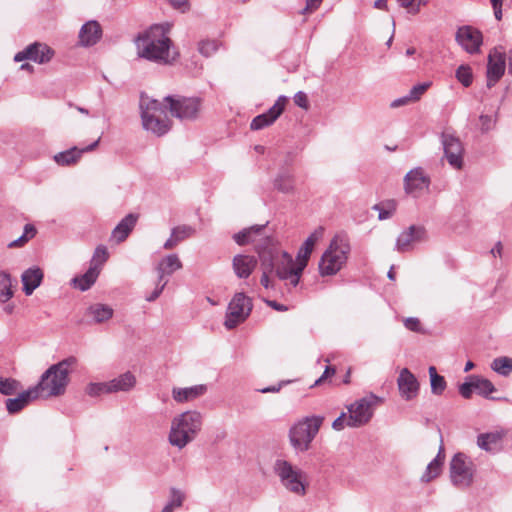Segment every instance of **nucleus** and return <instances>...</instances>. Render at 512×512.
Segmentation results:
<instances>
[{"mask_svg": "<svg viewBox=\"0 0 512 512\" xmlns=\"http://www.w3.org/2000/svg\"><path fill=\"white\" fill-rule=\"evenodd\" d=\"M265 225H255L236 233L233 239L238 245L253 243L261 261L262 269L273 271L282 281L296 287L300 281L302 270L292 256L281 251L273 238L265 235Z\"/></svg>", "mask_w": 512, "mask_h": 512, "instance_id": "f257e3e1", "label": "nucleus"}, {"mask_svg": "<svg viewBox=\"0 0 512 512\" xmlns=\"http://www.w3.org/2000/svg\"><path fill=\"white\" fill-rule=\"evenodd\" d=\"M170 25H154L143 35L136 39L137 54L139 57L158 64H171L176 60L178 53L172 46L168 37Z\"/></svg>", "mask_w": 512, "mask_h": 512, "instance_id": "f03ea898", "label": "nucleus"}, {"mask_svg": "<svg viewBox=\"0 0 512 512\" xmlns=\"http://www.w3.org/2000/svg\"><path fill=\"white\" fill-rule=\"evenodd\" d=\"M202 414L195 410H188L176 415L170 426L168 441L171 446L179 450L193 442L202 429Z\"/></svg>", "mask_w": 512, "mask_h": 512, "instance_id": "7ed1b4c3", "label": "nucleus"}, {"mask_svg": "<svg viewBox=\"0 0 512 512\" xmlns=\"http://www.w3.org/2000/svg\"><path fill=\"white\" fill-rule=\"evenodd\" d=\"M77 358L69 356L50 366L41 376L39 383L34 386L39 397L62 395L69 383L70 368L77 364Z\"/></svg>", "mask_w": 512, "mask_h": 512, "instance_id": "20e7f679", "label": "nucleus"}, {"mask_svg": "<svg viewBox=\"0 0 512 512\" xmlns=\"http://www.w3.org/2000/svg\"><path fill=\"white\" fill-rule=\"evenodd\" d=\"M143 128L156 136H163L171 128V121L167 117L166 108L158 100L151 99L142 94L139 102Z\"/></svg>", "mask_w": 512, "mask_h": 512, "instance_id": "39448f33", "label": "nucleus"}, {"mask_svg": "<svg viewBox=\"0 0 512 512\" xmlns=\"http://www.w3.org/2000/svg\"><path fill=\"white\" fill-rule=\"evenodd\" d=\"M351 247L345 234H337L330 241L319 262V273L322 276H332L345 265Z\"/></svg>", "mask_w": 512, "mask_h": 512, "instance_id": "423d86ee", "label": "nucleus"}, {"mask_svg": "<svg viewBox=\"0 0 512 512\" xmlns=\"http://www.w3.org/2000/svg\"><path fill=\"white\" fill-rule=\"evenodd\" d=\"M322 416H309L295 423L289 430V441L297 452L309 450L323 423Z\"/></svg>", "mask_w": 512, "mask_h": 512, "instance_id": "0eeeda50", "label": "nucleus"}, {"mask_svg": "<svg viewBox=\"0 0 512 512\" xmlns=\"http://www.w3.org/2000/svg\"><path fill=\"white\" fill-rule=\"evenodd\" d=\"M274 472L281 484L291 493L303 496L306 493V474L289 461L278 459L274 464Z\"/></svg>", "mask_w": 512, "mask_h": 512, "instance_id": "6e6552de", "label": "nucleus"}, {"mask_svg": "<svg viewBox=\"0 0 512 512\" xmlns=\"http://www.w3.org/2000/svg\"><path fill=\"white\" fill-rule=\"evenodd\" d=\"M381 402V398L370 393L347 406L348 427L357 428L366 425Z\"/></svg>", "mask_w": 512, "mask_h": 512, "instance_id": "1a4fd4ad", "label": "nucleus"}, {"mask_svg": "<svg viewBox=\"0 0 512 512\" xmlns=\"http://www.w3.org/2000/svg\"><path fill=\"white\" fill-rule=\"evenodd\" d=\"M450 480L457 488H467L473 483L475 465L464 453L455 454L449 465Z\"/></svg>", "mask_w": 512, "mask_h": 512, "instance_id": "9d476101", "label": "nucleus"}, {"mask_svg": "<svg viewBox=\"0 0 512 512\" xmlns=\"http://www.w3.org/2000/svg\"><path fill=\"white\" fill-rule=\"evenodd\" d=\"M167 108L172 116L181 120H194L197 118L201 99L197 97L167 96L164 98Z\"/></svg>", "mask_w": 512, "mask_h": 512, "instance_id": "9b49d317", "label": "nucleus"}, {"mask_svg": "<svg viewBox=\"0 0 512 512\" xmlns=\"http://www.w3.org/2000/svg\"><path fill=\"white\" fill-rule=\"evenodd\" d=\"M252 304L244 293H236L228 305L224 325L227 329H234L250 314Z\"/></svg>", "mask_w": 512, "mask_h": 512, "instance_id": "f8f14e48", "label": "nucleus"}, {"mask_svg": "<svg viewBox=\"0 0 512 512\" xmlns=\"http://www.w3.org/2000/svg\"><path fill=\"white\" fill-rule=\"evenodd\" d=\"M444 155L454 169H461L463 165V146L459 138L450 133L441 134Z\"/></svg>", "mask_w": 512, "mask_h": 512, "instance_id": "ddd939ff", "label": "nucleus"}, {"mask_svg": "<svg viewBox=\"0 0 512 512\" xmlns=\"http://www.w3.org/2000/svg\"><path fill=\"white\" fill-rule=\"evenodd\" d=\"M430 178L421 167L410 170L404 177V189L407 194L418 197L423 191L428 190Z\"/></svg>", "mask_w": 512, "mask_h": 512, "instance_id": "4468645a", "label": "nucleus"}, {"mask_svg": "<svg viewBox=\"0 0 512 512\" xmlns=\"http://www.w3.org/2000/svg\"><path fill=\"white\" fill-rule=\"evenodd\" d=\"M54 52L45 44L33 43L27 46L24 50L18 52L14 56L15 62H21L24 60H32L39 64L47 63L51 60Z\"/></svg>", "mask_w": 512, "mask_h": 512, "instance_id": "2eb2a0df", "label": "nucleus"}, {"mask_svg": "<svg viewBox=\"0 0 512 512\" xmlns=\"http://www.w3.org/2000/svg\"><path fill=\"white\" fill-rule=\"evenodd\" d=\"M426 240V229L423 226L411 225L396 240V250L404 253L410 251L415 243Z\"/></svg>", "mask_w": 512, "mask_h": 512, "instance_id": "dca6fc26", "label": "nucleus"}, {"mask_svg": "<svg viewBox=\"0 0 512 512\" xmlns=\"http://www.w3.org/2000/svg\"><path fill=\"white\" fill-rule=\"evenodd\" d=\"M287 98L280 96L275 104L265 113L256 116L250 124L252 130H260L273 124L282 114L285 108Z\"/></svg>", "mask_w": 512, "mask_h": 512, "instance_id": "f3484780", "label": "nucleus"}, {"mask_svg": "<svg viewBox=\"0 0 512 512\" xmlns=\"http://www.w3.org/2000/svg\"><path fill=\"white\" fill-rule=\"evenodd\" d=\"M456 41L468 53L473 54L479 51L482 43V34L472 27L463 26L456 32Z\"/></svg>", "mask_w": 512, "mask_h": 512, "instance_id": "a211bd4d", "label": "nucleus"}, {"mask_svg": "<svg viewBox=\"0 0 512 512\" xmlns=\"http://www.w3.org/2000/svg\"><path fill=\"white\" fill-rule=\"evenodd\" d=\"M505 71V55L499 52L489 54L487 65V86L495 85Z\"/></svg>", "mask_w": 512, "mask_h": 512, "instance_id": "6ab92c4d", "label": "nucleus"}, {"mask_svg": "<svg viewBox=\"0 0 512 512\" xmlns=\"http://www.w3.org/2000/svg\"><path fill=\"white\" fill-rule=\"evenodd\" d=\"M397 383L401 396L406 400H411L417 395L419 383L407 368L401 370Z\"/></svg>", "mask_w": 512, "mask_h": 512, "instance_id": "aec40b11", "label": "nucleus"}, {"mask_svg": "<svg viewBox=\"0 0 512 512\" xmlns=\"http://www.w3.org/2000/svg\"><path fill=\"white\" fill-rule=\"evenodd\" d=\"M99 144V139L94 141L92 144L84 147H72L68 150L62 151L54 155L55 162L60 166H70L78 162L84 152L94 150Z\"/></svg>", "mask_w": 512, "mask_h": 512, "instance_id": "412c9836", "label": "nucleus"}, {"mask_svg": "<svg viewBox=\"0 0 512 512\" xmlns=\"http://www.w3.org/2000/svg\"><path fill=\"white\" fill-rule=\"evenodd\" d=\"M102 36V29L97 21L86 22L79 31V42L82 46L95 45Z\"/></svg>", "mask_w": 512, "mask_h": 512, "instance_id": "4be33fe9", "label": "nucleus"}, {"mask_svg": "<svg viewBox=\"0 0 512 512\" xmlns=\"http://www.w3.org/2000/svg\"><path fill=\"white\" fill-rule=\"evenodd\" d=\"M39 393H37L34 387L20 393L16 398H9L6 400V409L10 414H16L26 407L31 400L37 399Z\"/></svg>", "mask_w": 512, "mask_h": 512, "instance_id": "5701e85b", "label": "nucleus"}, {"mask_svg": "<svg viewBox=\"0 0 512 512\" xmlns=\"http://www.w3.org/2000/svg\"><path fill=\"white\" fill-rule=\"evenodd\" d=\"M137 218V215L132 213L126 215L113 229L111 240L115 241L117 244L125 241L131 231L134 229Z\"/></svg>", "mask_w": 512, "mask_h": 512, "instance_id": "b1692460", "label": "nucleus"}, {"mask_svg": "<svg viewBox=\"0 0 512 512\" xmlns=\"http://www.w3.org/2000/svg\"><path fill=\"white\" fill-rule=\"evenodd\" d=\"M233 270L237 277L248 278L257 265V260L251 255L238 254L233 258Z\"/></svg>", "mask_w": 512, "mask_h": 512, "instance_id": "393cba45", "label": "nucleus"}, {"mask_svg": "<svg viewBox=\"0 0 512 512\" xmlns=\"http://www.w3.org/2000/svg\"><path fill=\"white\" fill-rule=\"evenodd\" d=\"M43 279V272L39 267H32L22 273L21 281L23 291L26 295H31L34 290L40 286Z\"/></svg>", "mask_w": 512, "mask_h": 512, "instance_id": "a878e982", "label": "nucleus"}, {"mask_svg": "<svg viewBox=\"0 0 512 512\" xmlns=\"http://www.w3.org/2000/svg\"><path fill=\"white\" fill-rule=\"evenodd\" d=\"M100 274V265L90 264L89 269L82 275L72 279V285L80 291H87L96 282Z\"/></svg>", "mask_w": 512, "mask_h": 512, "instance_id": "bb28decb", "label": "nucleus"}, {"mask_svg": "<svg viewBox=\"0 0 512 512\" xmlns=\"http://www.w3.org/2000/svg\"><path fill=\"white\" fill-rule=\"evenodd\" d=\"M136 382L135 375L130 371L108 381L111 393L128 392L135 387Z\"/></svg>", "mask_w": 512, "mask_h": 512, "instance_id": "cd10ccee", "label": "nucleus"}, {"mask_svg": "<svg viewBox=\"0 0 512 512\" xmlns=\"http://www.w3.org/2000/svg\"><path fill=\"white\" fill-rule=\"evenodd\" d=\"M206 391L205 385H195L185 388H173L172 396L176 402L184 403L192 401L203 395Z\"/></svg>", "mask_w": 512, "mask_h": 512, "instance_id": "c85d7f7f", "label": "nucleus"}, {"mask_svg": "<svg viewBox=\"0 0 512 512\" xmlns=\"http://www.w3.org/2000/svg\"><path fill=\"white\" fill-rule=\"evenodd\" d=\"M195 230L191 226L182 225L174 227L171 231L170 237L166 240L163 247L166 250L172 249L178 245L181 241L191 237Z\"/></svg>", "mask_w": 512, "mask_h": 512, "instance_id": "c756f323", "label": "nucleus"}, {"mask_svg": "<svg viewBox=\"0 0 512 512\" xmlns=\"http://www.w3.org/2000/svg\"><path fill=\"white\" fill-rule=\"evenodd\" d=\"M444 458V448L440 446L437 456L427 465L425 472L421 476V481L428 483L438 477L442 470Z\"/></svg>", "mask_w": 512, "mask_h": 512, "instance_id": "7c9ffc66", "label": "nucleus"}, {"mask_svg": "<svg viewBox=\"0 0 512 512\" xmlns=\"http://www.w3.org/2000/svg\"><path fill=\"white\" fill-rule=\"evenodd\" d=\"M182 268V263L176 254H170L164 257L157 266L159 281H162L165 275H171L173 272Z\"/></svg>", "mask_w": 512, "mask_h": 512, "instance_id": "2f4dec72", "label": "nucleus"}, {"mask_svg": "<svg viewBox=\"0 0 512 512\" xmlns=\"http://www.w3.org/2000/svg\"><path fill=\"white\" fill-rule=\"evenodd\" d=\"M501 440L502 434L499 432L484 433L477 437V445L487 452H494L499 449Z\"/></svg>", "mask_w": 512, "mask_h": 512, "instance_id": "473e14b6", "label": "nucleus"}, {"mask_svg": "<svg viewBox=\"0 0 512 512\" xmlns=\"http://www.w3.org/2000/svg\"><path fill=\"white\" fill-rule=\"evenodd\" d=\"M88 314L92 316L96 323H102L109 320L113 315V309L104 304H94L88 308Z\"/></svg>", "mask_w": 512, "mask_h": 512, "instance_id": "72a5a7b5", "label": "nucleus"}, {"mask_svg": "<svg viewBox=\"0 0 512 512\" xmlns=\"http://www.w3.org/2000/svg\"><path fill=\"white\" fill-rule=\"evenodd\" d=\"M431 392L434 395H441L446 389L445 378L437 373L434 366L429 367Z\"/></svg>", "mask_w": 512, "mask_h": 512, "instance_id": "f704fd0d", "label": "nucleus"}, {"mask_svg": "<svg viewBox=\"0 0 512 512\" xmlns=\"http://www.w3.org/2000/svg\"><path fill=\"white\" fill-rule=\"evenodd\" d=\"M184 500L185 494L181 490L171 488L169 500L161 512H173L175 509L182 507Z\"/></svg>", "mask_w": 512, "mask_h": 512, "instance_id": "c9c22d12", "label": "nucleus"}, {"mask_svg": "<svg viewBox=\"0 0 512 512\" xmlns=\"http://www.w3.org/2000/svg\"><path fill=\"white\" fill-rule=\"evenodd\" d=\"M274 186L280 192H283V193L292 192L294 189L293 175L288 172L280 173L274 181Z\"/></svg>", "mask_w": 512, "mask_h": 512, "instance_id": "e433bc0d", "label": "nucleus"}, {"mask_svg": "<svg viewBox=\"0 0 512 512\" xmlns=\"http://www.w3.org/2000/svg\"><path fill=\"white\" fill-rule=\"evenodd\" d=\"M13 297L11 277L6 272H0V302H7Z\"/></svg>", "mask_w": 512, "mask_h": 512, "instance_id": "4c0bfd02", "label": "nucleus"}, {"mask_svg": "<svg viewBox=\"0 0 512 512\" xmlns=\"http://www.w3.org/2000/svg\"><path fill=\"white\" fill-rule=\"evenodd\" d=\"M491 368L499 375L508 376L512 372V358L506 356L495 358Z\"/></svg>", "mask_w": 512, "mask_h": 512, "instance_id": "58836bf2", "label": "nucleus"}, {"mask_svg": "<svg viewBox=\"0 0 512 512\" xmlns=\"http://www.w3.org/2000/svg\"><path fill=\"white\" fill-rule=\"evenodd\" d=\"M473 379L475 383V391L483 397L487 398L489 394L493 393L496 390L494 384L486 378L473 375Z\"/></svg>", "mask_w": 512, "mask_h": 512, "instance_id": "ea45409f", "label": "nucleus"}, {"mask_svg": "<svg viewBox=\"0 0 512 512\" xmlns=\"http://www.w3.org/2000/svg\"><path fill=\"white\" fill-rule=\"evenodd\" d=\"M85 392L90 397L111 393L108 382H91L86 386Z\"/></svg>", "mask_w": 512, "mask_h": 512, "instance_id": "a19ab883", "label": "nucleus"}, {"mask_svg": "<svg viewBox=\"0 0 512 512\" xmlns=\"http://www.w3.org/2000/svg\"><path fill=\"white\" fill-rule=\"evenodd\" d=\"M21 388L20 383L12 378H0V393L3 395H13Z\"/></svg>", "mask_w": 512, "mask_h": 512, "instance_id": "79ce46f5", "label": "nucleus"}, {"mask_svg": "<svg viewBox=\"0 0 512 512\" xmlns=\"http://www.w3.org/2000/svg\"><path fill=\"white\" fill-rule=\"evenodd\" d=\"M374 209L379 212V220H386L393 216L396 210V204L393 201L386 204H376Z\"/></svg>", "mask_w": 512, "mask_h": 512, "instance_id": "37998d69", "label": "nucleus"}, {"mask_svg": "<svg viewBox=\"0 0 512 512\" xmlns=\"http://www.w3.org/2000/svg\"><path fill=\"white\" fill-rule=\"evenodd\" d=\"M313 249L307 246L306 244H302L300 247L297 257H296V263L298 264V270H304L307 266L309 257L312 253Z\"/></svg>", "mask_w": 512, "mask_h": 512, "instance_id": "c03bdc74", "label": "nucleus"}, {"mask_svg": "<svg viewBox=\"0 0 512 512\" xmlns=\"http://www.w3.org/2000/svg\"><path fill=\"white\" fill-rule=\"evenodd\" d=\"M219 48V44L216 40H205L199 43L198 50L205 57L213 55Z\"/></svg>", "mask_w": 512, "mask_h": 512, "instance_id": "a18cd8bd", "label": "nucleus"}, {"mask_svg": "<svg viewBox=\"0 0 512 512\" xmlns=\"http://www.w3.org/2000/svg\"><path fill=\"white\" fill-rule=\"evenodd\" d=\"M456 78L463 86L468 87L472 83V72L467 66H460L456 70Z\"/></svg>", "mask_w": 512, "mask_h": 512, "instance_id": "49530a36", "label": "nucleus"}, {"mask_svg": "<svg viewBox=\"0 0 512 512\" xmlns=\"http://www.w3.org/2000/svg\"><path fill=\"white\" fill-rule=\"evenodd\" d=\"M430 86V82H424L413 86L408 93L409 97L413 102L418 101Z\"/></svg>", "mask_w": 512, "mask_h": 512, "instance_id": "de8ad7c7", "label": "nucleus"}, {"mask_svg": "<svg viewBox=\"0 0 512 512\" xmlns=\"http://www.w3.org/2000/svg\"><path fill=\"white\" fill-rule=\"evenodd\" d=\"M108 256L107 248L105 246H98L94 252L91 264H98L101 267L107 261Z\"/></svg>", "mask_w": 512, "mask_h": 512, "instance_id": "09e8293b", "label": "nucleus"}, {"mask_svg": "<svg viewBox=\"0 0 512 512\" xmlns=\"http://www.w3.org/2000/svg\"><path fill=\"white\" fill-rule=\"evenodd\" d=\"M474 385H475V383H474L473 376H470L468 378V381L462 383L459 386L460 395L465 399H470L473 391H475Z\"/></svg>", "mask_w": 512, "mask_h": 512, "instance_id": "8fccbe9b", "label": "nucleus"}, {"mask_svg": "<svg viewBox=\"0 0 512 512\" xmlns=\"http://www.w3.org/2000/svg\"><path fill=\"white\" fill-rule=\"evenodd\" d=\"M324 229L322 227L317 228L304 242L307 246L314 249L315 244L323 236Z\"/></svg>", "mask_w": 512, "mask_h": 512, "instance_id": "3c124183", "label": "nucleus"}, {"mask_svg": "<svg viewBox=\"0 0 512 512\" xmlns=\"http://www.w3.org/2000/svg\"><path fill=\"white\" fill-rule=\"evenodd\" d=\"M294 103L299 106L300 108H303L307 110L309 108V102L308 97L306 93L299 91L294 95Z\"/></svg>", "mask_w": 512, "mask_h": 512, "instance_id": "603ef678", "label": "nucleus"}, {"mask_svg": "<svg viewBox=\"0 0 512 512\" xmlns=\"http://www.w3.org/2000/svg\"><path fill=\"white\" fill-rule=\"evenodd\" d=\"M346 426H348V415L346 413H341L339 417H337L333 423L332 428L337 431L343 430Z\"/></svg>", "mask_w": 512, "mask_h": 512, "instance_id": "864d4df0", "label": "nucleus"}, {"mask_svg": "<svg viewBox=\"0 0 512 512\" xmlns=\"http://www.w3.org/2000/svg\"><path fill=\"white\" fill-rule=\"evenodd\" d=\"M404 326L411 331L420 332L421 325L420 321L416 317H409L404 320Z\"/></svg>", "mask_w": 512, "mask_h": 512, "instance_id": "5fc2aeb1", "label": "nucleus"}, {"mask_svg": "<svg viewBox=\"0 0 512 512\" xmlns=\"http://www.w3.org/2000/svg\"><path fill=\"white\" fill-rule=\"evenodd\" d=\"M480 124H481V130L483 132H487L493 128L494 120L492 119L491 116L481 115L480 116Z\"/></svg>", "mask_w": 512, "mask_h": 512, "instance_id": "6e6d98bb", "label": "nucleus"}, {"mask_svg": "<svg viewBox=\"0 0 512 512\" xmlns=\"http://www.w3.org/2000/svg\"><path fill=\"white\" fill-rule=\"evenodd\" d=\"M399 5L403 8H406L409 13L417 14L419 13V9L415 6V0H397Z\"/></svg>", "mask_w": 512, "mask_h": 512, "instance_id": "4d7b16f0", "label": "nucleus"}, {"mask_svg": "<svg viewBox=\"0 0 512 512\" xmlns=\"http://www.w3.org/2000/svg\"><path fill=\"white\" fill-rule=\"evenodd\" d=\"M323 0H306V5L302 9V14H307L315 11L321 5Z\"/></svg>", "mask_w": 512, "mask_h": 512, "instance_id": "13d9d810", "label": "nucleus"}, {"mask_svg": "<svg viewBox=\"0 0 512 512\" xmlns=\"http://www.w3.org/2000/svg\"><path fill=\"white\" fill-rule=\"evenodd\" d=\"M166 284H167V281H164L162 284H160V282H159L157 284L156 288L154 289V291L150 295L146 296V300L148 302L155 301L161 295V293H162L163 289L165 288Z\"/></svg>", "mask_w": 512, "mask_h": 512, "instance_id": "bf43d9fd", "label": "nucleus"}, {"mask_svg": "<svg viewBox=\"0 0 512 512\" xmlns=\"http://www.w3.org/2000/svg\"><path fill=\"white\" fill-rule=\"evenodd\" d=\"M410 103H413L412 99L409 97V94L403 96V97H400V98H397L395 100H393L390 104V106L392 108H398V107H401V106H405V105H408Z\"/></svg>", "mask_w": 512, "mask_h": 512, "instance_id": "052dcab7", "label": "nucleus"}, {"mask_svg": "<svg viewBox=\"0 0 512 512\" xmlns=\"http://www.w3.org/2000/svg\"><path fill=\"white\" fill-rule=\"evenodd\" d=\"M169 3L181 12H185L189 9L188 0H168Z\"/></svg>", "mask_w": 512, "mask_h": 512, "instance_id": "680f3d73", "label": "nucleus"}, {"mask_svg": "<svg viewBox=\"0 0 512 512\" xmlns=\"http://www.w3.org/2000/svg\"><path fill=\"white\" fill-rule=\"evenodd\" d=\"M335 372H336V370L334 367L327 366L325 371L323 372L322 376L315 381L314 385H319L320 383H322L324 381V379L333 376L335 374Z\"/></svg>", "mask_w": 512, "mask_h": 512, "instance_id": "e2e57ef3", "label": "nucleus"}, {"mask_svg": "<svg viewBox=\"0 0 512 512\" xmlns=\"http://www.w3.org/2000/svg\"><path fill=\"white\" fill-rule=\"evenodd\" d=\"M269 273H273V271H269V269H263V274L260 279L261 285L266 289L273 287V285L270 283Z\"/></svg>", "mask_w": 512, "mask_h": 512, "instance_id": "0e129e2a", "label": "nucleus"}, {"mask_svg": "<svg viewBox=\"0 0 512 512\" xmlns=\"http://www.w3.org/2000/svg\"><path fill=\"white\" fill-rule=\"evenodd\" d=\"M37 231L34 225L32 224H26L24 226L23 234L30 240L35 237Z\"/></svg>", "mask_w": 512, "mask_h": 512, "instance_id": "69168bd1", "label": "nucleus"}, {"mask_svg": "<svg viewBox=\"0 0 512 512\" xmlns=\"http://www.w3.org/2000/svg\"><path fill=\"white\" fill-rule=\"evenodd\" d=\"M266 303L269 307L273 308L276 311L283 312L288 310V308L285 305L280 304L274 300H266Z\"/></svg>", "mask_w": 512, "mask_h": 512, "instance_id": "338daca9", "label": "nucleus"}, {"mask_svg": "<svg viewBox=\"0 0 512 512\" xmlns=\"http://www.w3.org/2000/svg\"><path fill=\"white\" fill-rule=\"evenodd\" d=\"M29 241V239L24 235L22 234L20 237H18L17 239H15L14 241H12L10 244H9V247H21L23 246L25 243H27Z\"/></svg>", "mask_w": 512, "mask_h": 512, "instance_id": "774afa93", "label": "nucleus"}]
</instances>
